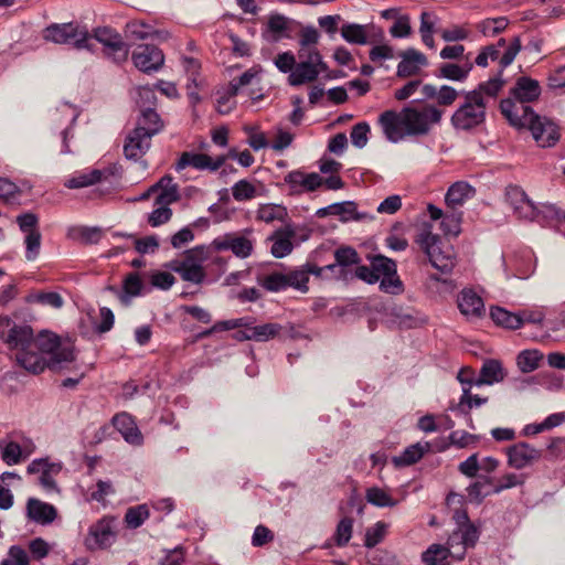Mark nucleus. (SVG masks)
<instances>
[{
  "label": "nucleus",
  "instance_id": "obj_46",
  "mask_svg": "<svg viewBox=\"0 0 565 565\" xmlns=\"http://www.w3.org/2000/svg\"><path fill=\"white\" fill-rule=\"evenodd\" d=\"M365 498L369 503L380 508L395 507L397 504V500L379 487L369 488Z\"/></svg>",
  "mask_w": 565,
  "mask_h": 565
},
{
  "label": "nucleus",
  "instance_id": "obj_14",
  "mask_svg": "<svg viewBox=\"0 0 565 565\" xmlns=\"http://www.w3.org/2000/svg\"><path fill=\"white\" fill-rule=\"evenodd\" d=\"M521 51V40L519 36H515L510 42L508 49L500 57V50L497 49V45H487L481 52L477 55L475 63L478 66L486 67L489 64V60L495 61L499 60V64L502 68L509 66Z\"/></svg>",
  "mask_w": 565,
  "mask_h": 565
},
{
  "label": "nucleus",
  "instance_id": "obj_32",
  "mask_svg": "<svg viewBox=\"0 0 565 565\" xmlns=\"http://www.w3.org/2000/svg\"><path fill=\"white\" fill-rule=\"evenodd\" d=\"M507 372L502 363L498 360H487L483 362L480 375L476 380L475 384L480 385H492L504 380Z\"/></svg>",
  "mask_w": 565,
  "mask_h": 565
},
{
  "label": "nucleus",
  "instance_id": "obj_28",
  "mask_svg": "<svg viewBox=\"0 0 565 565\" xmlns=\"http://www.w3.org/2000/svg\"><path fill=\"white\" fill-rule=\"evenodd\" d=\"M113 425L127 443L134 446H140L142 444V434L137 427L132 416L128 413L124 412L115 415L113 417Z\"/></svg>",
  "mask_w": 565,
  "mask_h": 565
},
{
  "label": "nucleus",
  "instance_id": "obj_64",
  "mask_svg": "<svg viewBox=\"0 0 565 565\" xmlns=\"http://www.w3.org/2000/svg\"><path fill=\"white\" fill-rule=\"evenodd\" d=\"M260 73L259 67H252L244 72L238 78H234L230 83V92L234 96L237 94L238 89L243 86L249 85L253 79H255Z\"/></svg>",
  "mask_w": 565,
  "mask_h": 565
},
{
  "label": "nucleus",
  "instance_id": "obj_31",
  "mask_svg": "<svg viewBox=\"0 0 565 565\" xmlns=\"http://www.w3.org/2000/svg\"><path fill=\"white\" fill-rule=\"evenodd\" d=\"M476 190L466 181H458L451 184L446 193L445 202L448 209L458 210L459 206L472 198Z\"/></svg>",
  "mask_w": 565,
  "mask_h": 565
},
{
  "label": "nucleus",
  "instance_id": "obj_12",
  "mask_svg": "<svg viewBox=\"0 0 565 565\" xmlns=\"http://www.w3.org/2000/svg\"><path fill=\"white\" fill-rule=\"evenodd\" d=\"M212 247L216 252L231 250L236 257L246 258L252 255L254 243L246 234L228 233L213 239Z\"/></svg>",
  "mask_w": 565,
  "mask_h": 565
},
{
  "label": "nucleus",
  "instance_id": "obj_18",
  "mask_svg": "<svg viewBox=\"0 0 565 565\" xmlns=\"http://www.w3.org/2000/svg\"><path fill=\"white\" fill-rule=\"evenodd\" d=\"M132 61L137 68L145 73L158 71L164 61L163 53L154 45H138L132 52Z\"/></svg>",
  "mask_w": 565,
  "mask_h": 565
},
{
  "label": "nucleus",
  "instance_id": "obj_19",
  "mask_svg": "<svg viewBox=\"0 0 565 565\" xmlns=\"http://www.w3.org/2000/svg\"><path fill=\"white\" fill-rule=\"evenodd\" d=\"M508 463L514 469H523L539 461L542 451L526 443H518L507 450Z\"/></svg>",
  "mask_w": 565,
  "mask_h": 565
},
{
  "label": "nucleus",
  "instance_id": "obj_35",
  "mask_svg": "<svg viewBox=\"0 0 565 565\" xmlns=\"http://www.w3.org/2000/svg\"><path fill=\"white\" fill-rule=\"evenodd\" d=\"M105 172L98 169L78 171L65 181L68 189H79L100 182Z\"/></svg>",
  "mask_w": 565,
  "mask_h": 565
},
{
  "label": "nucleus",
  "instance_id": "obj_39",
  "mask_svg": "<svg viewBox=\"0 0 565 565\" xmlns=\"http://www.w3.org/2000/svg\"><path fill=\"white\" fill-rule=\"evenodd\" d=\"M473 67V63L468 58L461 65L455 63H445L439 67L440 76L450 81H465Z\"/></svg>",
  "mask_w": 565,
  "mask_h": 565
},
{
  "label": "nucleus",
  "instance_id": "obj_5",
  "mask_svg": "<svg viewBox=\"0 0 565 565\" xmlns=\"http://www.w3.org/2000/svg\"><path fill=\"white\" fill-rule=\"evenodd\" d=\"M32 351L39 355L43 363V371L60 369L63 363L74 361V345L70 341H62L53 332L42 331L38 335L33 334Z\"/></svg>",
  "mask_w": 565,
  "mask_h": 565
},
{
  "label": "nucleus",
  "instance_id": "obj_41",
  "mask_svg": "<svg viewBox=\"0 0 565 565\" xmlns=\"http://www.w3.org/2000/svg\"><path fill=\"white\" fill-rule=\"evenodd\" d=\"M163 121L159 114L151 107L141 109V115L138 118L137 127H143L146 132L154 136L163 129Z\"/></svg>",
  "mask_w": 565,
  "mask_h": 565
},
{
  "label": "nucleus",
  "instance_id": "obj_10",
  "mask_svg": "<svg viewBox=\"0 0 565 565\" xmlns=\"http://www.w3.org/2000/svg\"><path fill=\"white\" fill-rule=\"evenodd\" d=\"M487 107L477 94L465 93V103L452 114L455 128L469 130L484 121Z\"/></svg>",
  "mask_w": 565,
  "mask_h": 565
},
{
  "label": "nucleus",
  "instance_id": "obj_49",
  "mask_svg": "<svg viewBox=\"0 0 565 565\" xmlns=\"http://www.w3.org/2000/svg\"><path fill=\"white\" fill-rule=\"evenodd\" d=\"M342 38L353 44L367 43V34L364 25L361 24H344L341 28Z\"/></svg>",
  "mask_w": 565,
  "mask_h": 565
},
{
  "label": "nucleus",
  "instance_id": "obj_16",
  "mask_svg": "<svg viewBox=\"0 0 565 565\" xmlns=\"http://www.w3.org/2000/svg\"><path fill=\"white\" fill-rule=\"evenodd\" d=\"M60 462H51L49 459H35L26 468L29 475L39 473V483L47 492H58L55 477L61 472Z\"/></svg>",
  "mask_w": 565,
  "mask_h": 565
},
{
  "label": "nucleus",
  "instance_id": "obj_27",
  "mask_svg": "<svg viewBox=\"0 0 565 565\" xmlns=\"http://www.w3.org/2000/svg\"><path fill=\"white\" fill-rule=\"evenodd\" d=\"M402 61L397 66L398 77H411L417 75L422 67L428 64L426 56L415 49H408L399 53Z\"/></svg>",
  "mask_w": 565,
  "mask_h": 565
},
{
  "label": "nucleus",
  "instance_id": "obj_34",
  "mask_svg": "<svg viewBox=\"0 0 565 565\" xmlns=\"http://www.w3.org/2000/svg\"><path fill=\"white\" fill-rule=\"evenodd\" d=\"M255 218L256 221L265 222L267 224L274 223L276 221L285 223L288 218V211L287 207L281 204H259Z\"/></svg>",
  "mask_w": 565,
  "mask_h": 565
},
{
  "label": "nucleus",
  "instance_id": "obj_9",
  "mask_svg": "<svg viewBox=\"0 0 565 565\" xmlns=\"http://www.w3.org/2000/svg\"><path fill=\"white\" fill-rule=\"evenodd\" d=\"M117 519L105 515L88 527L84 546L89 552L109 548L117 540Z\"/></svg>",
  "mask_w": 565,
  "mask_h": 565
},
{
  "label": "nucleus",
  "instance_id": "obj_52",
  "mask_svg": "<svg viewBox=\"0 0 565 565\" xmlns=\"http://www.w3.org/2000/svg\"><path fill=\"white\" fill-rule=\"evenodd\" d=\"M542 354L536 350H525L518 355V365L524 373L532 372L539 367Z\"/></svg>",
  "mask_w": 565,
  "mask_h": 565
},
{
  "label": "nucleus",
  "instance_id": "obj_53",
  "mask_svg": "<svg viewBox=\"0 0 565 565\" xmlns=\"http://www.w3.org/2000/svg\"><path fill=\"white\" fill-rule=\"evenodd\" d=\"M335 268L338 266L347 267L351 265H358L360 263V256L358 252L349 246L340 247L334 252Z\"/></svg>",
  "mask_w": 565,
  "mask_h": 565
},
{
  "label": "nucleus",
  "instance_id": "obj_54",
  "mask_svg": "<svg viewBox=\"0 0 565 565\" xmlns=\"http://www.w3.org/2000/svg\"><path fill=\"white\" fill-rule=\"evenodd\" d=\"M471 30L467 24L458 25L454 24L441 31V38L446 42H458L469 39Z\"/></svg>",
  "mask_w": 565,
  "mask_h": 565
},
{
  "label": "nucleus",
  "instance_id": "obj_44",
  "mask_svg": "<svg viewBox=\"0 0 565 565\" xmlns=\"http://www.w3.org/2000/svg\"><path fill=\"white\" fill-rule=\"evenodd\" d=\"M289 20L279 13H274L268 17L266 32L269 34V40L277 42L284 36L287 31Z\"/></svg>",
  "mask_w": 565,
  "mask_h": 565
},
{
  "label": "nucleus",
  "instance_id": "obj_21",
  "mask_svg": "<svg viewBox=\"0 0 565 565\" xmlns=\"http://www.w3.org/2000/svg\"><path fill=\"white\" fill-rule=\"evenodd\" d=\"M94 38L111 51L116 61L127 60L128 46L122 41L120 34L114 29L107 26L97 28L94 31Z\"/></svg>",
  "mask_w": 565,
  "mask_h": 565
},
{
  "label": "nucleus",
  "instance_id": "obj_43",
  "mask_svg": "<svg viewBox=\"0 0 565 565\" xmlns=\"http://www.w3.org/2000/svg\"><path fill=\"white\" fill-rule=\"evenodd\" d=\"M490 316L494 323L498 326L512 330L521 328L519 312H510L501 307H492L490 310Z\"/></svg>",
  "mask_w": 565,
  "mask_h": 565
},
{
  "label": "nucleus",
  "instance_id": "obj_4",
  "mask_svg": "<svg viewBox=\"0 0 565 565\" xmlns=\"http://www.w3.org/2000/svg\"><path fill=\"white\" fill-rule=\"evenodd\" d=\"M319 33L312 26L303 28L299 34L298 65L288 76L290 86H301L317 81L319 75L328 70L317 49Z\"/></svg>",
  "mask_w": 565,
  "mask_h": 565
},
{
  "label": "nucleus",
  "instance_id": "obj_33",
  "mask_svg": "<svg viewBox=\"0 0 565 565\" xmlns=\"http://www.w3.org/2000/svg\"><path fill=\"white\" fill-rule=\"evenodd\" d=\"M263 184L258 181H249L242 179L231 188L233 199L236 202H245L254 200L262 195Z\"/></svg>",
  "mask_w": 565,
  "mask_h": 565
},
{
  "label": "nucleus",
  "instance_id": "obj_3",
  "mask_svg": "<svg viewBox=\"0 0 565 565\" xmlns=\"http://www.w3.org/2000/svg\"><path fill=\"white\" fill-rule=\"evenodd\" d=\"M33 330L28 324H18L8 316H0V341L11 351L17 362L26 371L39 374L43 363L32 351Z\"/></svg>",
  "mask_w": 565,
  "mask_h": 565
},
{
  "label": "nucleus",
  "instance_id": "obj_23",
  "mask_svg": "<svg viewBox=\"0 0 565 565\" xmlns=\"http://www.w3.org/2000/svg\"><path fill=\"white\" fill-rule=\"evenodd\" d=\"M284 180L295 193L312 192L323 184V179L318 173H305L300 170L290 171Z\"/></svg>",
  "mask_w": 565,
  "mask_h": 565
},
{
  "label": "nucleus",
  "instance_id": "obj_22",
  "mask_svg": "<svg viewBox=\"0 0 565 565\" xmlns=\"http://www.w3.org/2000/svg\"><path fill=\"white\" fill-rule=\"evenodd\" d=\"M428 214L431 220H441L440 227L445 235L458 236L461 232L462 213L456 209L443 212L439 207L428 204Z\"/></svg>",
  "mask_w": 565,
  "mask_h": 565
},
{
  "label": "nucleus",
  "instance_id": "obj_30",
  "mask_svg": "<svg viewBox=\"0 0 565 565\" xmlns=\"http://www.w3.org/2000/svg\"><path fill=\"white\" fill-rule=\"evenodd\" d=\"M458 308L467 318H479L484 312L483 300L472 290H462L458 296Z\"/></svg>",
  "mask_w": 565,
  "mask_h": 565
},
{
  "label": "nucleus",
  "instance_id": "obj_11",
  "mask_svg": "<svg viewBox=\"0 0 565 565\" xmlns=\"http://www.w3.org/2000/svg\"><path fill=\"white\" fill-rule=\"evenodd\" d=\"M44 38L58 44H73L77 49L86 46L88 32L74 23L52 24L44 30Z\"/></svg>",
  "mask_w": 565,
  "mask_h": 565
},
{
  "label": "nucleus",
  "instance_id": "obj_17",
  "mask_svg": "<svg viewBox=\"0 0 565 565\" xmlns=\"http://www.w3.org/2000/svg\"><path fill=\"white\" fill-rule=\"evenodd\" d=\"M505 198L520 220L533 221L536 215L535 204L527 198L522 188L509 185L505 190Z\"/></svg>",
  "mask_w": 565,
  "mask_h": 565
},
{
  "label": "nucleus",
  "instance_id": "obj_59",
  "mask_svg": "<svg viewBox=\"0 0 565 565\" xmlns=\"http://www.w3.org/2000/svg\"><path fill=\"white\" fill-rule=\"evenodd\" d=\"M25 244V257L28 260H34L39 253L41 247V233L40 231H33L30 233H25L24 238Z\"/></svg>",
  "mask_w": 565,
  "mask_h": 565
},
{
  "label": "nucleus",
  "instance_id": "obj_63",
  "mask_svg": "<svg viewBox=\"0 0 565 565\" xmlns=\"http://www.w3.org/2000/svg\"><path fill=\"white\" fill-rule=\"evenodd\" d=\"M370 126L367 122H359L354 125L351 129V141L353 146L358 148H363L366 146L369 140Z\"/></svg>",
  "mask_w": 565,
  "mask_h": 565
},
{
  "label": "nucleus",
  "instance_id": "obj_15",
  "mask_svg": "<svg viewBox=\"0 0 565 565\" xmlns=\"http://www.w3.org/2000/svg\"><path fill=\"white\" fill-rule=\"evenodd\" d=\"M334 270L335 265L319 267L316 264L306 263L299 268L286 273L287 288L291 287L301 291L302 294H306L309 290L308 282L310 275L321 277L324 271L333 273Z\"/></svg>",
  "mask_w": 565,
  "mask_h": 565
},
{
  "label": "nucleus",
  "instance_id": "obj_13",
  "mask_svg": "<svg viewBox=\"0 0 565 565\" xmlns=\"http://www.w3.org/2000/svg\"><path fill=\"white\" fill-rule=\"evenodd\" d=\"M225 161L226 157H224V154L212 158L206 153L184 151L175 162V170L182 171L188 167H192L200 171L207 170L215 172L225 163Z\"/></svg>",
  "mask_w": 565,
  "mask_h": 565
},
{
  "label": "nucleus",
  "instance_id": "obj_7",
  "mask_svg": "<svg viewBox=\"0 0 565 565\" xmlns=\"http://www.w3.org/2000/svg\"><path fill=\"white\" fill-rule=\"evenodd\" d=\"M207 250L204 246H195L185 250L181 257L172 259L167 267L180 275L182 280L200 285L205 279L204 262Z\"/></svg>",
  "mask_w": 565,
  "mask_h": 565
},
{
  "label": "nucleus",
  "instance_id": "obj_24",
  "mask_svg": "<svg viewBox=\"0 0 565 565\" xmlns=\"http://www.w3.org/2000/svg\"><path fill=\"white\" fill-rule=\"evenodd\" d=\"M296 235V231L291 224H286L285 226L276 230L268 239L273 242L270 247V253L276 258H282L289 255L292 249V238Z\"/></svg>",
  "mask_w": 565,
  "mask_h": 565
},
{
  "label": "nucleus",
  "instance_id": "obj_62",
  "mask_svg": "<svg viewBox=\"0 0 565 565\" xmlns=\"http://www.w3.org/2000/svg\"><path fill=\"white\" fill-rule=\"evenodd\" d=\"M449 443L457 448H467L471 445H476L479 441V437L477 435L469 434L465 430H455L449 437Z\"/></svg>",
  "mask_w": 565,
  "mask_h": 565
},
{
  "label": "nucleus",
  "instance_id": "obj_25",
  "mask_svg": "<svg viewBox=\"0 0 565 565\" xmlns=\"http://www.w3.org/2000/svg\"><path fill=\"white\" fill-rule=\"evenodd\" d=\"M26 518L38 524L47 525L57 518V510L50 503L36 498H29L26 501Z\"/></svg>",
  "mask_w": 565,
  "mask_h": 565
},
{
  "label": "nucleus",
  "instance_id": "obj_57",
  "mask_svg": "<svg viewBox=\"0 0 565 565\" xmlns=\"http://www.w3.org/2000/svg\"><path fill=\"white\" fill-rule=\"evenodd\" d=\"M487 486L492 487V479L489 477H481L480 480L471 483L467 488L468 497L473 501L481 502L486 495H488L492 492V490L486 491V492L483 491V489Z\"/></svg>",
  "mask_w": 565,
  "mask_h": 565
},
{
  "label": "nucleus",
  "instance_id": "obj_1",
  "mask_svg": "<svg viewBox=\"0 0 565 565\" xmlns=\"http://www.w3.org/2000/svg\"><path fill=\"white\" fill-rule=\"evenodd\" d=\"M443 113L433 105L404 107L401 111L385 110L379 117V125L386 139L398 142L408 136L427 135L438 124Z\"/></svg>",
  "mask_w": 565,
  "mask_h": 565
},
{
  "label": "nucleus",
  "instance_id": "obj_51",
  "mask_svg": "<svg viewBox=\"0 0 565 565\" xmlns=\"http://www.w3.org/2000/svg\"><path fill=\"white\" fill-rule=\"evenodd\" d=\"M150 512L146 504L131 507L125 514V522L129 529H137L149 518Z\"/></svg>",
  "mask_w": 565,
  "mask_h": 565
},
{
  "label": "nucleus",
  "instance_id": "obj_47",
  "mask_svg": "<svg viewBox=\"0 0 565 565\" xmlns=\"http://www.w3.org/2000/svg\"><path fill=\"white\" fill-rule=\"evenodd\" d=\"M354 520L351 516L342 518L333 534V540L337 546H345L352 537Z\"/></svg>",
  "mask_w": 565,
  "mask_h": 565
},
{
  "label": "nucleus",
  "instance_id": "obj_55",
  "mask_svg": "<svg viewBox=\"0 0 565 565\" xmlns=\"http://www.w3.org/2000/svg\"><path fill=\"white\" fill-rule=\"evenodd\" d=\"M524 479L515 473H505L497 480L492 479V493H500L503 490L523 484Z\"/></svg>",
  "mask_w": 565,
  "mask_h": 565
},
{
  "label": "nucleus",
  "instance_id": "obj_50",
  "mask_svg": "<svg viewBox=\"0 0 565 565\" xmlns=\"http://www.w3.org/2000/svg\"><path fill=\"white\" fill-rule=\"evenodd\" d=\"M450 548L446 545L433 544L422 555V561L427 565H437L447 559Z\"/></svg>",
  "mask_w": 565,
  "mask_h": 565
},
{
  "label": "nucleus",
  "instance_id": "obj_56",
  "mask_svg": "<svg viewBox=\"0 0 565 565\" xmlns=\"http://www.w3.org/2000/svg\"><path fill=\"white\" fill-rule=\"evenodd\" d=\"M371 265L375 273L385 276H392V274H396V264L391 258H387L383 255H376L372 257Z\"/></svg>",
  "mask_w": 565,
  "mask_h": 565
},
{
  "label": "nucleus",
  "instance_id": "obj_37",
  "mask_svg": "<svg viewBox=\"0 0 565 565\" xmlns=\"http://www.w3.org/2000/svg\"><path fill=\"white\" fill-rule=\"evenodd\" d=\"M429 444L420 443L414 444L407 447L399 456L393 458V462L396 467L411 466L419 461L424 454L429 450Z\"/></svg>",
  "mask_w": 565,
  "mask_h": 565
},
{
  "label": "nucleus",
  "instance_id": "obj_61",
  "mask_svg": "<svg viewBox=\"0 0 565 565\" xmlns=\"http://www.w3.org/2000/svg\"><path fill=\"white\" fill-rule=\"evenodd\" d=\"M30 558L24 548L13 545L9 548L8 556L1 562V565H29Z\"/></svg>",
  "mask_w": 565,
  "mask_h": 565
},
{
  "label": "nucleus",
  "instance_id": "obj_36",
  "mask_svg": "<svg viewBox=\"0 0 565 565\" xmlns=\"http://www.w3.org/2000/svg\"><path fill=\"white\" fill-rule=\"evenodd\" d=\"M126 33L128 36L132 38L134 40H146L149 38H167L168 33L157 31L151 25L139 21L134 20L127 23L126 25Z\"/></svg>",
  "mask_w": 565,
  "mask_h": 565
},
{
  "label": "nucleus",
  "instance_id": "obj_42",
  "mask_svg": "<svg viewBox=\"0 0 565 565\" xmlns=\"http://www.w3.org/2000/svg\"><path fill=\"white\" fill-rule=\"evenodd\" d=\"M28 303H39L60 309L64 305L63 297L55 291H32L25 297Z\"/></svg>",
  "mask_w": 565,
  "mask_h": 565
},
{
  "label": "nucleus",
  "instance_id": "obj_6",
  "mask_svg": "<svg viewBox=\"0 0 565 565\" xmlns=\"http://www.w3.org/2000/svg\"><path fill=\"white\" fill-rule=\"evenodd\" d=\"M416 242L427 255L433 267L443 274H449L455 267L456 258L452 247L429 230H423Z\"/></svg>",
  "mask_w": 565,
  "mask_h": 565
},
{
  "label": "nucleus",
  "instance_id": "obj_20",
  "mask_svg": "<svg viewBox=\"0 0 565 565\" xmlns=\"http://www.w3.org/2000/svg\"><path fill=\"white\" fill-rule=\"evenodd\" d=\"M143 129V127H136L126 137L124 153L127 159L138 160L149 150L153 136Z\"/></svg>",
  "mask_w": 565,
  "mask_h": 565
},
{
  "label": "nucleus",
  "instance_id": "obj_48",
  "mask_svg": "<svg viewBox=\"0 0 565 565\" xmlns=\"http://www.w3.org/2000/svg\"><path fill=\"white\" fill-rule=\"evenodd\" d=\"M250 330L253 341L265 342L279 335L282 327L278 323H264L260 326L252 324Z\"/></svg>",
  "mask_w": 565,
  "mask_h": 565
},
{
  "label": "nucleus",
  "instance_id": "obj_45",
  "mask_svg": "<svg viewBox=\"0 0 565 565\" xmlns=\"http://www.w3.org/2000/svg\"><path fill=\"white\" fill-rule=\"evenodd\" d=\"M509 25V20L505 17H498L492 19H484L477 24L478 31L484 36H495L503 32Z\"/></svg>",
  "mask_w": 565,
  "mask_h": 565
},
{
  "label": "nucleus",
  "instance_id": "obj_58",
  "mask_svg": "<svg viewBox=\"0 0 565 565\" xmlns=\"http://www.w3.org/2000/svg\"><path fill=\"white\" fill-rule=\"evenodd\" d=\"M262 286L268 291H280L287 288L286 273H271L262 279Z\"/></svg>",
  "mask_w": 565,
  "mask_h": 565
},
{
  "label": "nucleus",
  "instance_id": "obj_40",
  "mask_svg": "<svg viewBox=\"0 0 565 565\" xmlns=\"http://www.w3.org/2000/svg\"><path fill=\"white\" fill-rule=\"evenodd\" d=\"M0 457L8 466H14L24 460L20 444L8 439H0Z\"/></svg>",
  "mask_w": 565,
  "mask_h": 565
},
{
  "label": "nucleus",
  "instance_id": "obj_8",
  "mask_svg": "<svg viewBox=\"0 0 565 565\" xmlns=\"http://www.w3.org/2000/svg\"><path fill=\"white\" fill-rule=\"evenodd\" d=\"M458 527L449 535L447 546L450 548V556L462 559L467 550L475 547L479 540V530L469 522L466 512H456Z\"/></svg>",
  "mask_w": 565,
  "mask_h": 565
},
{
  "label": "nucleus",
  "instance_id": "obj_26",
  "mask_svg": "<svg viewBox=\"0 0 565 565\" xmlns=\"http://www.w3.org/2000/svg\"><path fill=\"white\" fill-rule=\"evenodd\" d=\"M511 94L515 98V100L510 99L513 104L527 106V103L536 100L540 97L541 86L536 79L522 76L516 79Z\"/></svg>",
  "mask_w": 565,
  "mask_h": 565
},
{
  "label": "nucleus",
  "instance_id": "obj_38",
  "mask_svg": "<svg viewBox=\"0 0 565 565\" xmlns=\"http://www.w3.org/2000/svg\"><path fill=\"white\" fill-rule=\"evenodd\" d=\"M503 85L504 82L501 78L495 77L479 84L476 89L470 90L469 93L471 95L477 94L484 106L488 107L489 102L494 100L498 97Z\"/></svg>",
  "mask_w": 565,
  "mask_h": 565
},
{
  "label": "nucleus",
  "instance_id": "obj_2",
  "mask_svg": "<svg viewBox=\"0 0 565 565\" xmlns=\"http://www.w3.org/2000/svg\"><path fill=\"white\" fill-rule=\"evenodd\" d=\"M502 115L509 122L518 128L527 127L537 146L542 148L554 147L559 138V127L546 117H541L530 106L513 104L510 98L500 103Z\"/></svg>",
  "mask_w": 565,
  "mask_h": 565
},
{
  "label": "nucleus",
  "instance_id": "obj_29",
  "mask_svg": "<svg viewBox=\"0 0 565 565\" xmlns=\"http://www.w3.org/2000/svg\"><path fill=\"white\" fill-rule=\"evenodd\" d=\"M151 190H157L156 205L169 206L180 198L178 185L170 175L162 177L156 184L151 185Z\"/></svg>",
  "mask_w": 565,
  "mask_h": 565
},
{
  "label": "nucleus",
  "instance_id": "obj_60",
  "mask_svg": "<svg viewBox=\"0 0 565 565\" xmlns=\"http://www.w3.org/2000/svg\"><path fill=\"white\" fill-rule=\"evenodd\" d=\"M100 231L98 228H90L86 226H77L70 230L72 238L81 239L84 243H96L100 238Z\"/></svg>",
  "mask_w": 565,
  "mask_h": 565
}]
</instances>
